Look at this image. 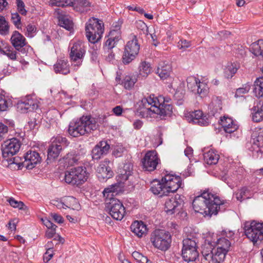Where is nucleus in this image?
<instances>
[{"instance_id": "1", "label": "nucleus", "mask_w": 263, "mask_h": 263, "mask_svg": "<svg viewBox=\"0 0 263 263\" xmlns=\"http://www.w3.org/2000/svg\"><path fill=\"white\" fill-rule=\"evenodd\" d=\"M171 99L162 96L155 97L154 95L143 98L139 102L138 111L143 118L154 117L155 115L164 117L172 113Z\"/></svg>"}, {"instance_id": "2", "label": "nucleus", "mask_w": 263, "mask_h": 263, "mask_svg": "<svg viewBox=\"0 0 263 263\" xmlns=\"http://www.w3.org/2000/svg\"><path fill=\"white\" fill-rule=\"evenodd\" d=\"M193 208L195 212L204 216L216 215L219 211H224L229 203L221 200L219 197L208 192H204L195 198Z\"/></svg>"}, {"instance_id": "3", "label": "nucleus", "mask_w": 263, "mask_h": 263, "mask_svg": "<svg viewBox=\"0 0 263 263\" xmlns=\"http://www.w3.org/2000/svg\"><path fill=\"white\" fill-rule=\"evenodd\" d=\"M181 178L179 176L168 174L163 176L161 181L154 180L151 183V191L160 197L174 193L179 188L182 187Z\"/></svg>"}, {"instance_id": "4", "label": "nucleus", "mask_w": 263, "mask_h": 263, "mask_svg": "<svg viewBox=\"0 0 263 263\" xmlns=\"http://www.w3.org/2000/svg\"><path fill=\"white\" fill-rule=\"evenodd\" d=\"M96 119L90 116H83L79 119L71 121L68 128L69 134L73 137H79L90 133L97 128Z\"/></svg>"}, {"instance_id": "5", "label": "nucleus", "mask_w": 263, "mask_h": 263, "mask_svg": "<svg viewBox=\"0 0 263 263\" xmlns=\"http://www.w3.org/2000/svg\"><path fill=\"white\" fill-rule=\"evenodd\" d=\"M88 175L85 167L78 166L65 171L64 179L66 183L78 186L87 181Z\"/></svg>"}, {"instance_id": "6", "label": "nucleus", "mask_w": 263, "mask_h": 263, "mask_svg": "<svg viewBox=\"0 0 263 263\" xmlns=\"http://www.w3.org/2000/svg\"><path fill=\"white\" fill-rule=\"evenodd\" d=\"M197 242L198 238L192 235H188L183 240L182 256L185 261H194L198 257Z\"/></svg>"}, {"instance_id": "7", "label": "nucleus", "mask_w": 263, "mask_h": 263, "mask_svg": "<svg viewBox=\"0 0 263 263\" xmlns=\"http://www.w3.org/2000/svg\"><path fill=\"white\" fill-rule=\"evenodd\" d=\"M85 31L89 42L92 43H97L101 39L104 32V24L102 21L92 17L86 23Z\"/></svg>"}, {"instance_id": "8", "label": "nucleus", "mask_w": 263, "mask_h": 263, "mask_svg": "<svg viewBox=\"0 0 263 263\" xmlns=\"http://www.w3.org/2000/svg\"><path fill=\"white\" fill-rule=\"evenodd\" d=\"M245 235L253 243L263 239V223L256 221H246L243 228Z\"/></svg>"}, {"instance_id": "9", "label": "nucleus", "mask_w": 263, "mask_h": 263, "mask_svg": "<svg viewBox=\"0 0 263 263\" xmlns=\"http://www.w3.org/2000/svg\"><path fill=\"white\" fill-rule=\"evenodd\" d=\"M140 45L138 43L137 36L131 34L130 40L125 46L124 51L122 57L124 64H128L133 61L139 53Z\"/></svg>"}, {"instance_id": "10", "label": "nucleus", "mask_w": 263, "mask_h": 263, "mask_svg": "<svg viewBox=\"0 0 263 263\" xmlns=\"http://www.w3.org/2000/svg\"><path fill=\"white\" fill-rule=\"evenodd\" d=\"M70 47L69 58L73 67H80L83 61L86 53V48L83 42L80 41L73 42Z\"/></svg>"}, {"instance_id": "11", "label": "nucleus", "mask_w": 263, "mask_h": 263, "mask_svg": "<svg viewBox=\"0 0 263 263\" xmlns=\"http://www.w3.org/2000/svg\"><path fill=\"white\" fill-rule=\"evenodd\" d=\"M151 240L155 248L162 251L167 250L172 241L170 234L163 230L155 231L152 234Z\"/></svg>"}, {"instance_id": "12", "label": "nucleus", "mask_w": 263, "mask_h": 263, "mask_svg": "<svg viewBox=\"0 0 263 263\" xmlns=\"http://www.w3.org/2000/svg\"><path fill=\"white\" fill-rule=\"evenodd\" d=\"M109 204L110 215L114 219L121 220L125 214V209L122 203L117 199H112Z\"/></svg>"}, {"instance_id": "13", "label": "nucleus", "mask_w": 263, "mask_h": 263, "mask_svg": "<svg viewBox=\"0 0 263 263\" xmlns=\"http://www.w3.org/2000/svg\"><path fill=\"white\" fill-rule=\"evenodd\" d=\"M21 144L16 138L6 141L3 145L2 154L5 158L15 155L19 151Z\"/></svg>"}, {"instance_id": "14", "label": "nucleus", "mask_w": 263, "mask_h": 263, "mask_svg": "<svg viewBox=\"0 0 263 263\" xmlns=\"http://www.w3.org/2000/svg\"><path fill=\"white\" fill-rule=\"evenodd\" d=\"M160 161L155 151H149L146 153L142 160L143 168L147 171H154Z\"/></svg>"}, {"instance_id": "15", "label": "nucleus", "mask_w": 263, "mask_h": 263, "mask_svg": "<svg viewBox=\"0 0 263 263\" xmlns=\"http://www.w3.org/2000/svg\"><path fill=\"white\" fill-rule=\"evenodd\" d=\"M185 118L189 122L200 126H207L210 122L209 118L203 116L202 111L200 110L187 113Z\"/></svg>"}, {"instance_id": "16", "label": "nucleus", "mask_w": 263, "mask_h": 263, "mask_svg": "<svg viewBox=\"0 0 263 263\" xmlns=\"http://www.w3.org/2000/svg\"><path fill=\"white\" fill-rule=\"evenodd\" d=\"M65 138L58 136L55 138L48 149V159L51 160L57 158L62 149L61 142H66Z\"/></svg>"}, {"instance_id": "17", "label": "nucleus", "mask_w": 263, "mask_h": 263, "mask_svg": "<svg viewBox=\"0 0 263 263\" xmlns=\"http://www.w3.org/2000/svg\"><path fill=\"white\" fill-rule=\"evenodd\" d=\"M24 161L22 165L27 169L31 170L41 160L39 153L35 151H28L24 156Z\"/></svg>"}, {"instance_id": "18", "label": "nucleus", "mask_w": 263, "mask_h": 263, "mask_svg": "<svg viewBox=\"0 0 263 263\" xmlns=\"http://www.w3.org/2000/svg\"><path fill=\"white\" fill-rule=\"evenodd\" d=\"M109 163L110 161L108 160L105 159L97 167L96 171L100 179H107L112 176L113 172L109 166Z\"/></svg>"}, {"instance_id": "19", "label": "nucleus", "mask_w": 263, "mask_h": 263, "mask_svg": "<svg viewBox=\"0 0 263 263\" xmlns=\"http://www.w3.org/2000/svg\"><path fill=\"white\" fill-rule=\"evenodd\" d=\"M110 149V145L106 141H102L97 144L92 151L93 159L98 160L106 155Z\"/></svg>"}, {"instance_id": "20", "label": "nucleus", "mask_w": 263, "mask_h": 263, "mask_svg": "<svg viewBox=\"0 0 263 263\" xmlns=\"http://www.w3.org/2000/svg\"><path fill=\"white\" fill-rule=\"evenodd\" d=\"M37 107L38 104L36 101L29 97L17 104L18 110L23 114L33 111Z\"/></svg>"}, {"instance_id": "21", "label": "nucleus", "mask_w": 263, "mask_h": 263, "mask_svg": "<svg viewBox=\"0 0 263 263\" xmlns=\"http://www.w3.org/2000/svg\"><path fill=\"white\" fill-rule=\"evenodd\" d=\"M172 71V67L167 61H161L158 64L156 73L161 80L170 78Z\"/></svg>"}, {"instance_id": "22", "label": "nucleus", "mask_w": 263, "mask_h": 263, "mask_svg": "<svg viewBox=\"0 0 263 263\" xmlns=\"http://www.w3.org/2000/svg\"><path fill=\"white\" fill-rule=\"evenodd\" d=\"M252 148L253 153L258 155L263 154V134L259 133L257 136L254 133L252 136Z\"/></svg>"}, {"instance_id": "23", "label": "nucleus", "mask_w": 263, "mask_h": 263, "mask_svg": "<svg viewBox=\"0 0 263 263\" xmlns=\"http://www.w3.org/2000/svg\"><path fill=\"white\" fill-rule=\"evenodd\" d=\"M10 41L12 46L17 50H20L26 44L25 37L17 31L13 32Z\"/></svg>"}, {"instance_id": "24", "label": "nucleus", "mask_w": 263, "mask_h": 263, "mask_svg": "<svg viewBox=\"0 0 263 263\" xmlns=\"http://www.w3.org/2000/svg\"><path fill=\"white\" fill-rule=\"evenodd\" d=\"M252 120L254 122L263 121V102L259 101L251 109Z\"/></svg>"}, {"instance_id": "25", "label": "nucleus", "mask_w": 263, "mask_h": 263, "mask_svg": "<svg viewBox=\"0 0 263 263\" xmlns=\"http://www.w3.org/2000/svg\"><path fill=\"white\" fill-rule=\"evenodd\" d=\"M80 159V155L75 151L70 152L60 160L65 167H68L77 164Z\"/></svg>"}, {"instance_id": "26", "label": "nucleus", "mask_w": 263, "mask_h": 263, "mask_svg": "<svg viewBox=\"0 0 263 263\" xmlns=\"http://www.w3.org/2000/svg\"><path fill=\"white\" fill-rule=\"evenodd\" d=\"M180 206V203H179L175 198H171L166 200L164 210L167 214L172 215L175 213L178 212Z\"/></svg>"}, {"instance_id": "27", "label": "nucleus", "mask_w": 263, "mask_h": 263, "mask_svg": "<svg viewBox=\"0 0 263 263\" xmlns=\"http://www.w3.org/2000/svg\"><path fill=\"white\" fill-rule=\"evenodd\" d=\"M133 168V164L130 162H127L124 164L123 167L119 168L118 177L120 182L123 183L128 179L132 174Z\"/></svg>"}, {"instance_id": "28", "label": "nucleus", "mask_w": 263, "mask_h": 263, "mask_svg": "<svg viewBox=\"0 0 263 263\" xmlns=\"http://www.w3.org/2000/svg\"><path fill=\"white\" fill-rule=\"evenodd\" d=\"M220 124L227 133H232L238 129V125L230 118L223 116L220 119Z\"/></svg>"}, {"instance_id": "29", "label": "nucleus", "mask_w": 263, "mask_h": 263, "mask_svg": "<svg viewBox=\"0 0 263 263\" xmlns=\"http://www.w3.org/2000/svg\"><path fill=\"white\" fill-rule=\"evenodd\" d=\"M55 73L67 74L70 72L69 64L67 60L60 59L53 65Z\"/></svg>"}, {"instance_id": "30", "label": "nucleus", "mask_w": 263, "mask_h": 263, "mask_svg": "<svg viewBox=\"0 0 263 263\" xmlns=\"http://www.w3.org/2000/svg\"><path fill=\"white\" fill-rule=\"evenodd\" d=\"M221 108V100L217 97H213L212 101L209 106V116H215L217 114H220Z\"/></svg>"}, {"instance_id": "31", "label": "nucleus", "mask_w": 263, "mask_h": 263, "mask_svg": "<svg viewBox=\"0 0 263 263\" xmlns=\"http://www.w3.org/2000/svg\"><path fill=\"white\" fill-rule=\"evenodd\" d=\"M131 231L139 237L145 235L147 232L146 226L141 221H135L130 226Z\"/></svg>"}, {"instance_id": "32", "label": "nucleus", "mask_w": 263, "mask_h": 263, "mask_svg": "<svg viewBox=\"0 0 263 263\" xmlns=\"http://www.w3.org/2000/svg\"><path fill=\"white\" fill-rule=\"evenodd\" d=\"M205 163L209 165H215L217 163L219 159V155L217 152L211 149L203 155Z\"/></svg>"}, {"instance_id": "33", "label": "nucleus", "mask_w": 263, "mask_h": 263, "mask_svg": "<svg viewBox=\"0 0 263 263\" xmlns=\"http://www.w3.org/2000/svg\"><path fill=\"white\" fill-rule=\"evenodd\" d=\"M62 201L66 209L68 208L73 210H79L80 209V205L77 199L72 196L62 197Z\"/></svg>"}, {"instance_id": "34", "label": "nucleus", "mask_w": 263, "mask_h": 263, "mask_svg": "<svg viewBox=\"0 0 263 263\" xmlns=\"http://www.w3.org/2000/svg\"><path fill=\"white\" fill-rule=\"evenodd\" d=\"M250 51L256 57L263 59V40H258L252 43L250 47Z\"/></svg>"}, {"instance_id": "35", "label": "nucleus", "mask_w": 263, "mask_h": 263, "mask_svg": "<svg viewBox=\"0 0 263 263\" xmlns=\"http://www.w3.org/2000/svg\"><path fill=\"white\" fill-rule=\"evenodd\" d=\"M227 253V252H224L223 250L218 249L215 247L213 248L211 262H222L224 260Z\"/></svg>"}, {"instance_id": "36", "label": "nucleus", "mask_w": 263, "mask_h": 263, "mask_svg": "<svg viewBox=\"0 0 263 263\" xmlns=\"http://www.w3.org/2000/svg\"><path fill=\"white\" fill-rule=\"evenodd\" d=\"M235 196L238 200L242 201L246 199L250 198L252 196V192L250 187L244 186L238 190Z\"/></svg>"}, {"instance_id": "37", "label": "nucleus", "mask_w": 263, "mask_h": 263, "mask_svg": "<svg viewBox=\"0 0 263 263\" xmlns=\"http://www.w3.org/2000/svg\"><path fill=\"white\" fill-rule=\"evenodd\" d=\"M208 82L205 80L200 81L199 80L198 85L195 93L198 94L201 97H205L209 92V86Z\"/></svg>"}, {"instance_id": "38", "label": "nucleus", "mask_w": 263, "mask_h": 263, "mask_svg": "<svg viewBox=\"0 0 263 263\" xmlns=\"http://www.w3.org/2000/svg\"><path fill=\"white\" fill-rule=\"evenodd\" d=\"M59 23L60 26L70 31L73 28L72 21L68 15H60L59 16Z\"/></svg>"}, {"instance_id": "39", "label": "nucleus", "mask_w": 263, "mask_h": 263, "mask_svg": "<svg viewBox=\"0 0 263 263\" xmlns=\"http://www.w3.org/2000/svg\"><path fill=\"white\" fill-rule=\"evenodd\" d=\"M90 3L87 0H74L73 9L77 11L84 12L86 11Z\"/></svg>"}, {"instance_id": "40", "label": "nucleus", "mask_w": 263, "mask_h": 263, "mask_svg": "<svg viewBox=\"0 0 263 263\" xmlns=\"http://www.w3.org/2000/svg\"><path fill=\"white\" fill-rule=\"evenodd\" d=\"M238 70L237 65L235 63H228L224 69V76L227 79L231 78Z\"/></svg>"}, {"instance_id": "41", "label": "nucleus", "mask_w": 263, "mask_h": 263, "mask_svg": "<svg viewBox=\"0 0 263 263\" xmlns=\"http://www.w3.org/2000/svg\"><path fill=\"white\" fill-rule=\"evenodd\" d=\"M231 243L229 240L224 237H221L217 239L215 248L228 252L229 251Z\"/></svg>"}, {"instance_id": "42", "label": "nucleus", "mask_w": 263, "mask_h": 263, "mask_svg": "<svg viewBox=\"0 0 263 263\" xmlns=\"http://www.w3.org/2000/svg\"><path fill=\"white\" fill-rule=\"evenodd\" d=\"M150 64L145 61L140 63L139 67V74L143 78H146L151 72Z\"/></svg>"}, {"instance_id": "43", "label": "nucleus", "mask_w": 263, "mask_h": 263, "mask_svg": "<svg viewBox=\"0 0 263 263\" xmlns=\"http://www.w3.org/2000/svg\"><path fill=\"white\" fill-rule=\"evenodd\" d=\"M254 92L257 98L263 96V77L257 78L255 81Z\"/></svg>"}, {"instance_id": "44", "label": "nucleus", "mask_w": 263, "mask_h": 263, "mask_svg": "<svg viewBox=\"0 0 263 263\" xmlns=\"http://www.w3.org/2000/svg\"><path fill=\"white\" fill-rule=\"evenodd\" d=\"M120 39V37H119V33L118 35H109V37L108 39L105 42L104 48L105 50H112V49L116 46L117 42Z\"/></svg>"}, {"instance_id": "45", "label": "nucleus", "mask_w": 263, "mask_h": 263, "mask_svg": "<svg viewBox=\"0 0 263 263\" xmlns=\"http://www.w3.org/2000/svg\"><path fill=\"white\" fill-rule=\"evenodd\" d=\"M198 82H199V79L194 76L189 77L186 79L187 87L194 93H195Z\"/></svg>"}, {"instance_id": "46", "label": "nucleus", "mask_w": 263, "mask_h": 263, "mask_svg": "<svg viewBox=\"0 0 263 263\" xmlns=\"http://www.w3.org/2000/svg\"><path fill=\"white\" fill-rule=\"evenodd\" d=\"M9 26L4 16L0 15V34L6 35L9 34Z\"/></svg>"}, {"instance_id": "47", "label": "nucleus", "mask_w": 263, "mask_h": 263, "mask_svg": "<svg viewBox=\"0 0 263 263\" xmlns=\"http://www.w3.org/2000/svg\"><path fill=\"white\" fill-rule=\"evenodd\" d=\"M116 186L115 185H112L105 188L103 192L104 197L106 199H109L110 201L114 199L112 197L114 196V194L117 191Z\"/></svg>"}, {"instance_id": "48", "label": "nucleus", "mask_w": 263, "mask_h": 263, "mask_svg": "<svg viewBox=\"0 0 263 263\" xmlns=\"http://www.w3.org/2000/svg\"><path fill=\"white\" fill-rule=\"evenodd\" d=\"M136 82L135 78L130 76H126L122 82V84L125 89H130L134 85Z\"/></svg>"}, {"instance_id": "49", "label": "nucleus", "mask_w": 263, "mask_h": 263, "mask_svg": "<svg viewBox=\"0 0 263 263\" xmlns=\"http://www.w3.org/2000/svg\"><path fill=\"white\" fill-rule=\"evenodd\" d=\"M2 52L7 55L10 59L15 60L16 59V51L11 47H8L5 50L2 51Z\"/></svg>"}, {"instance_id": "50", "label": "nucleus", "mask_w": 263, "mask_h": 263, "mask_svg": "<svg viewBox=\"0 0 263 263\" xmlns=\"http://www.w3.org/2000/svg\"><path fill=\"white\" fill-rule=\"evenodd\" d=\"M122 24L121 22H118V23H116L114 24L112 26V29L110 30L109 32V35L112 36V35H118L119 33V37L121 36V26Z\"/></svg>"}, {"instance_id": "51", "label": "nucleus", "mask_w": 263, "mask_h": 263, "mask_svg": "<svg viewBox=\"0 0 263 263\" xmlns=\"http://www.w3.org/2000/svg\"><path fill=\"white\" fill-rule=\"evenodd\" d=\"M8 201L11 206L14 208H18L20 210L24 209V207H26L24 203L22 201H18L15 200L13 198H10Z\"/></svg>"}, {"instance_id": "52", "label": "nucleus", "mask_w": 263, "mask_h": 263, "mask_svg": "<svg viewBox=\"0 0 263 263\" xmlns=\"http://www.w3.org/2000/svg\"><path fill=\"white\" fill-rule=\"evenodd\" d=\"M191 46L190 41L185 39H181L177 43V47L179 49L185 51L186 49Z\"/></svg>"}, {"instance_id": "53", "label": "nucleus", "mask_w": 263, "mask_h": 263, "mask_svg": "<svg viewBox=\"0 0 263 263\" xmlns=\"http://www.w3.org/2000/svg\"><path fill=\"white\" fill-rule=\"evenodd\" d=\"M132 256L139 263H144L147 261V258L139 252H134L132 253Z\"/></svg>"}, {"instance_id": "54", "label": "nucleus", "mask_w": 263, "mask_h": 263, "mask_svg": "<svg viewBox=\"0 0 263 263\" xmlns=\"http://www.w3.org/2000/svg\"><path fill=\"white\" fill-rule=\"evenodd\" d=\"M16 4L19 13L22 15H26L27 11L25 8V5L24 2L22 0H16Z\"/></svg>"}, {"instance_id": "55", "label": "nucleus", "mask_w": 263, "mask_h": 263, "mask_svg": "<svg viewBox=\"0 0 263 263\" xmlns=\"http://www.w3.org/2000/svg\"><path fill=\"white\" fill-rule=\"evenodd\" d=\"M10 103L8 102L4 96L0 95V111L6 110Z\"/></svg>"}, {"instance_id": "56", "label": "nucleus", "mask_w": 263, "mask_h": 263, "mask_svg": "<svg viewBox=\"0 0 263 263\" xmlns=\"http://www.w3.org/2000/svg\"><path fill=\"white\" fill-rule=\"evenodd\" d=\"M11 21L13 24L17 29L20 28L21 25V17L17 13H13L11 14Z\"/></svg>"}, {"instance_id": "57", "label": "nucleus", "mask_w": 263, "mask_h": 263, "mask_svg": "<svg viewBox=\"0 0 263 263\" xmlns=\"http://www.w3.org/2000/svg\"><path fill=\"white\" fill-rule=\"evenodd\" d=\"M27 29V32L26 35L28 37H32L36 31V28L35 27V25L32 24H28L26 27Z\"/></svg>"}, {"instance_id": "58", "label": "nucleus", "mask_w": 263, "mask_h": 263, "mask_svg": "<svg viewBox=\"0 0 263 263\" xmlns=\"http://www.w3.org/2000/svg\"><path fill=\"white\" fill-rule=\"evenodd\" d=\"M250 90V87L249 86H246L245 87L238 88L235 95L236 97H240L242 96L243 94H245L249 92Z\"/></svg>"}, {"instance_id": "59", "label": "nucleus", "mask_w": 263, "mask_h": 263, "mask_svg": "<svg viewBox=\"0 0 263 263\" xmlns=\"http://www.w3.org/2000/svg\"><path fill=\"white\" fill-rule=\"evenodd\" d=\"M202 254L205 260L209 261V262H211L212 250L208 251L205 249L203 248L202 251Z\"/></svg>"}, {"instance_id": "60", "label": "nucleus", "mask_w": 263, "mask_h": 263, "mask_svg": "<svg viewBox=\"0 0 263 263\" xmlns=\"http://www.w3.org/2000/svg\"><path fill=\"white\" fill-rule=\"evenodd\" d=\"M51 203L55 206L57 208L59 209H65V205H64V202L62 201V198L60 199H54L51 201Z\"/></svg>"}, {"instance_id": "61", "label": "nucleus", "mask_w": 263, "mask_h": 263, "mask_svg": "<svg viewBox=\"0 0 263 263\" xmlns=\"http://www.w3.org/2000/svg\"><path fill=\"white\" fill-rule=\"evenodd\" d=\"M7 132L8 127L2 123H0V141L7 134Z\"/></svg>"}, {"instance_id": "62", "label": "nucleus", "mask_w": 263, "mask_h": 263, "mask_svg": "<svg viewBox=\"0 0 263 263\" xmlns=\"http://www.w3.org/2000/svg\"><path fill=\"white\" fill-rule=\"evenodd\" d=\"M50 216L54 221L58 223H62L64 222L63 217L59 214L53 213H51Z\"/></svg>"}, {"instance_id": "63", "label": "nucleus", "mask_w": 263, "mask_h": 263, "mask_svg": "<svg viewBox=\"0 0 263 263\" xmlns=\"http://www.w3.org/2000/svg\"><path fill=\"white\" fill-rule=\"evenodd\" d=\"M137 27H140L143 31L144 33L148 34V28L145 23L140 21L137 23Z\"/></svg>"}, {"instance_id": "64", "label": "nucleus", "mask_w": 263, "mask_h": 263, "mask_svg": "<svg viewBox=\"0 0 263 263\" xmlns=\"http://www.w3.org/2000/svg\"><path fill=\"white\" fill-rule=\"evenodd\" d=\"M44 224L48 229L56 228L57 226L47 218L42 219Z\"/></svg>"}]
</instances>
